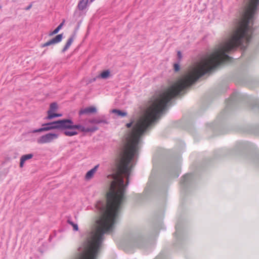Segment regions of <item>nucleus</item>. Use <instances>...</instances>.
<instances>
[{"mask_svg": "<svg viewBox=\"0 0 259 259\" xmlns=\"http://www.w3.org/2000/svg\"><path fill=\"white\" fill-rule=\"evenodd\" d=\"M42 126V127L33 130L30 133L34 134L55 129L62 131L65 130H66V119H60L53 122L45 123L43 124Z\"/></svg>", "mask_w": 259, "mask_h": 259, "instance_id": "nucleus-1", "label": "nucleus"}, {"mask_svg": "<svg viewBox=\"0 0 259 259\" xmlns=\"http://www.w3.org/2000/svg\"><path fill=\"white\" fill-rule=\"evenodd\" d=\"M66 130H70L71 131H65L64 134L66 136L72 137L78 134V132L76 131V130L83 132L84 126L80 124H74L72 119H66Z\"/></svg>", "mask_w": 259, "mask_h": 259, "instance_id": "nucleus-2", "label": "nucleus"}, {"mask_svg": "<svg viewBox=\"0 0 259 259\" xmlns=\"http://www.w3.org/2000/svg\"><path fill=\"white\" fill-rule=\"evenodd\" d=\"M59 134L56 133H48L40 136L37 139L38 144L49 143L53 142L54 140L58 139Z\"/></svg>", "mask_w": 259, "mask_h": 259, "instance_id": "nucleus-3", "label": "nucleus"}, {"mask_svg": "<svg viewBox=\"0 0 259 259\" xmlns=\"http://www.w3.org/2000/svg\"><path fill=\"white\" fill-rule=\"evenodd\" d=\"M144 240L142 237L138 236L133 238L132 240V242H130L127 246H125L124 248V250L128 253L133 252V251L132 249H128V247L129 246H132V247H142L143 246Z\"/></svg>", "mask_w": 259, "mask_h": 259, "instance_id": "nucleus-4", "label": "nucleus"}, {"mask_svg": "<svg viewBox=\"0 0 259 259\" xmlns=\"http://www.w3.org/2000/svg\"><path fill=\"white\" fill-rule=\"evenodd\" d=\"M240 96L239 93L237 91H234L231 95L229 99L227 101L226 109L227 110L233 104L236 100H237Z\"/></svg>", "mask_w": 259, "mask_h": 259, "instance_id": "nucleus-5", "label": "nucleus"}, {"mask_svg": "<svg viewBox=\"0 0 259 259\" xmlns=\"http://www.w3.org/2000/svg\"><path fill=\"white\" fill-rule=\"evenodd\" d=\"M89 123L91 124H108L109 122L108 121L107 119L106 118L105 115H102L101 117L93 118L89 120Z\"/></svg>", "mask_w": 259, "mask_h": 259, "instance_id": "nucleus-6", "label": "nucleus"}, {"mask_svg": "<svg viewBox=\"0 0 259 259\" xmlns=\"http://www.w3.org/2000/svg\"><path fill=\"white\" fill-rule=\"evenodd\" d=\"M97 112V109L95 107L91 106L84 108H81L78 112L79 115L81 116L83 114H89L94 113Z\"/></svg>", "mask_w": 259, "mask_h": 259, "instance_id": "nucleus-7", "label": "nucleus"}, {"mask_svg": "<svg viewBox=\"0 0 259 259\" xmlns=\"http://www.w3.org/2000/svg\"><path fill=\"white\" fill-rule=\"evenodd\" d=\"M192 175L187 174L183 176L181 181V184L183 187H186L191 181Z\"/></svg>", "mask_w": 259, "mask_h": 259, "instance_id": "nucleus-8", "label": "nucleus"}, {"mask_svg": "<svg viewBox=\"0 0 259 259\" xmlns=\"http://www.w3.org/2000/svg\"><path fill=\"white\" fill-rule=\"evenodd\" d=\"M62 38H63V34L62 33L58 34L55 37H54L52 39L48 41L47 42V44L48 45H49V46L51 45L58 44L61 41Z\"/></svg>", "mask_w": 259, "mask_h": 259, "instance_id": "nucleus-9", "label": "nucleus"}, {"mask_svg": "<svg viewBox=\"0 0 259 259\" xmlns=\"http://www.w3.org/2000/svg\"><path fill=\"white\" fill-rule=\"evenodd\" d=\"M75 36V34L74 33L73 34H72L69 37V38L68 39L67 42L66 43L65 46L64 47V48H63V49L62 50V53H64L69 49V48L70 47L71 45L73 42Z\"/></svg>", "mask_w": 259, "mask_h": 259, "instance_id": "nucleus-10", "label": "nucleus"}, {"mask_svg": "<svg viewBox=\"0 0 259 259\" xmlns=\"http://www.w3.org/2000/svg\"><path fill=\"white\" fill-rule=\"evenodd\" d=\"M33 156V154L32 153L22 155L20 158V167H23L24 162L26 160L31 159Z\"/></svg>", "mask_w": 259, "mask_h": 259, "instance_id": "nucleus-11", "label": "nucleus"}, {"mask_svg": "<svg viewBox=\"0 0 259 259\" xmlns=\"http://www.w3.org/2000/svg\"><path fill=\"white\" fill-rule=\"evenodd\" d=\"M99 165L97 164L96 165L94 168L89 170L85 176V179L87 180H90L94 176V174L96 172V171L97 170Z\"/></svg>", "mask_w": 259, "mask_h": 259, "instance_id": "nucleus-12", "label": "nucleus"}, {"mask_svg": "<svg viewBox=\"0 0 259 259\" xmlns=\"http://www.w3.org/2000/svg\"><path fill=\"white\" fill-rule=\"evenodd\" d=\"M89 0H80L77 7L80 11H83L88 6V3Z\"/></svg>", "mask_w": 259, "mask_h": 259, "instance_id": "nucleus-13", "label": "nucleus"}, {"mask_svg": "<svg viewBox=\"0 0 259 259\" xmlns=\"http://www.w3.org/2000/svg\"><path fill=\"white\" fill-rule=\"evenodd\" d=\"M48 116L46 117V119H52L56 117H61L62 116V114L60 113H56L54 112H51V111H48Z\"/></svg>", "mask_w": 259, "mask_h": 259, "instance_id": "nucleus-14", "label": "nucleus"}, {"mask_svg": "<svg viewBox=\"0 0 259 259\" xmlns=\"http://www.w3.org/2000/svg\"><path fill=\"white\" fill-rule=\"evenodd\" d=\"M64 23V21L61 23L53 31L50 32L49 33V35L52 36L58 33L62 28V26H63Z\"/></svg>", "mask_w": 259, "mask_h": 259, "instance_id": "nucleus-15", "label": "nucleus"}, {"mask_svg": "<svg viewBox=\"0 0 259 259\" xmlns=\"http://www.w3.org/2000/svg\"><path fill=\"white\" fill-rule=\"evenodd\" d=\"M113 113H115L117 116L124 117L127 115V112L120 110L114 109L111 111Z\"/></svg>", "mask_w": 259, "mask_h": 259, "instance_id": "nucleus-16", "label": "nucleus"}, {"mask_svg": "<svg viewBox=\"0 0 259 259\" xmlns=\"http://www.w3.org/2000/svg\"><path fill=\"white\" fill-rule=\"evenodd\" d=\"M110 74V72L109 70H106L103 71L100 74L99 77L103 79L107 78Z\"/></svg>", "mask_w": 259, "mask_h": 259, "instance_id": "nucleus-17", "label": "nucleus"}, {"mask_svg": "<svg viewBox=\"0 0 259 259\" xmlns=\"http://www.w3.org/2000/svg\"><path fill=\"white\" fill-rule=\"evenodd\" d=\"M58 106L56 102L52 103L50 105V109L49 111L54 112L58 109Z\"/></svg>", "mask_w": 259, "mask_h": 259, "instance_id": "nucleus-18", "label": "nucleus"}, {"mask_svg": "<svg viewBox=\"0 0 259 259\" xmlns=\"http://www.w3.org/2000/svg\"><path fill=\"white\" fill-rule=\"evenodd\" d=\"M67 222L69 224L71 225L73 227V229L74 231H77L78 230V227L77 224L74 223L70 219H68Z\"/></svg>", "mask_w": 259, "mask_h": 259, "instance_id": "nucleus-19", "label": "nucleus"}, {"mask_svg": "<svg viewBox=\"0 0 259 259\" xmlns=\"http://www.w3.org/2000/svg\"><path fill=\"white\" fill-rule=\"evenodd\" d=\"M57 233V232L56 231H54L53 232L50 234L48 239L50 242H51L52 239L56 236Z\"/></svg>", "mask_w": 259, "mask_h": 259, "instance_id": "nucleus-20", "label": "nucleus"}, {"mask_svg": "<svg viewBox=\"0 0 259 259\" xmlns=\"http://www.w3.org/2000/svg\"><path fill=\"white\" fill-rule=\"evenodd\" d=\"M174 67L175 71H178L180 70V65L179 63H175Z\"/></svg>", "mask_w": 259, "mask_h": 259, "instance_id": "nucleus-21", "label": "nucleus"}, {"mask_svg": "<svg viewBox=\"0 0 259 259\" xmlns=\"http://www.w3.org/2000/svg\"><path fill=\"white\" fill-rule=\"evenodd\" d=\"M98 130V127L97 126H93L90 127V132L93 133Z\"/></svg>", "mask_w": 259, "mask_h": 259, "instance_id": "nucleus-22", "label": "nucleus"}, {"mask_svg": "<svg viewBox=\"0 0 259 259\" xmlns=\"http://www.w3.org/2000/svg\"><path fill=\"white\" fill-rule=\"evenodd\" d=\"M177 56H178V59L180 60L182 58V55L180 51L178 52Z\"/></svg>", "mask_w": 259, "mask_h": 259, "instance_id": "nucleus-23", "label": "nucleus"}, {"mask_svg": "<svg viewBox=\"0 0 259 259\" xmlns=\"http://www.w3.org/2000/svg\"><path fill=\"white\" fill-rule=\"evenodd\" d=\"M133 124V122L132 121L130 123H127L126 124V126L127 127V128H130V127H131L132 125Z\"/></svg>", "mask_w": 259, "mask_h": 259, "instance_id": "nucleus-24", "label": "nucleus"}, {"mask_svg": "<svg viewBox=\"0 0 259 259\" xmlns=\"http://www.w3.org/2000/svg\"><path fill=\"white\" fill-rule=\"evenodd\" d=\"M176 232L175 233V236L177 238V237H178V226H176Z\"/></svg>", "mask_w": 259, "mask_h": 259, "instance_id": "nucleus-25", "label": "nucleus"}, {"mask_svg": "<svg viewBox=\"0 0 259 259\" xmlns=\"http://www.w3.org/2000/svg\"><path fill=\"white\" fill-rule=\"evenodd\" d=\"M90 132V127H85L84 126V130L83 131V133H88Z\"/></svg>", "mask_w": 259, "mask_h": 259, "instance_id": "nucleus-26", "label": "nucleus"}, {"mask_svg": "<svg viewBox=\"0 0 259 259\" xmlns=\"http://www.w3.org/2000/svg\"><path fill=\"white\" fill-rule=\"evenodd\" d=\"M31 7H32V5H31V4H30V5H29V6H28L25 8V10H29Z\"/></svg>", "mask_w": 259, "mask_h": 259, "instance_id": "nucleus-27", "label": "nucleus"}, {"mask_svg": "<svg viewBox=\"0 0 259 259\" xmlns=\"http://www.w3.org/2000/svg\"><path fill=\"white\" fill-rule=\"evenodd\" d=\"M48 46H49V45H48L47 44V42L46 43L44 44H42L41 46V47L42 48H45V47H48Z\"/></svg>", "mask_w": 259, "mask_h": 259, "instance_id": "nucleus-28", "label": "nucleus"}, {"mask_svg": "<svg viewBox=\"0 0 259 259\" xmlns=\"http://www.w3.org/2000/svg\"><path fill=\"white\" fill-rule=\"evenodd\" d=\"M95 80H96V78H94L93 79V81H95Z\"/></svg>", "mask_w": 259, "mask_h": 259, "instance_id": "nucleus-29", "label": "nucleus"}, {"mask_svg": "<svg viewBox=\"0 0 259 259\" xmlns=\"http://www.w3.org/2000/svg\"><path fill=\"white\" fill-rule=\"evenodd\" d=\"M178 176H179L178 174H177L176 176H174V177H178Z\"/></svg>", "mask_w": 259, "mask_h": 259, "instance_id": "nucleus-30", "label": "nucleus"}]
</instances>
